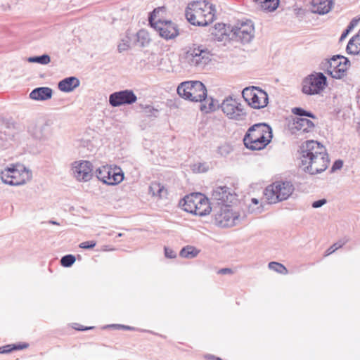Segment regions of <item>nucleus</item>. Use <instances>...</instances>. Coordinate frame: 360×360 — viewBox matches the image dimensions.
Segmentation results:
<instances>
[{
  "label": "nucleus",
  "instance_id": "1",
  "mask_svg": "<svg viewBox=\"0 0 360 360\" xmlns=\"http://www.w3.org/2000/svg\"><path fill=\"white\" fill-rule=\"evenodd\" d=\"M300 167L310 174H316L325 171L329 164V158L324 146L321 143L308 140L300 147Z\"/></svg>",
  "mask_w": 360,
  "mask_h": 360
},
{
  "label": "nucleus",
  "instance_id": "2",
  "mask_svg": "<svg viewBox=\"0 0 360 360\" xmlns=\"http://www.w3.org/2000/svg\"><path fill=\"white\" fill-rule=\"evenodd\" d=\"M185 16L191 25L204 27L216 20L217 10L215 6L208 1H193L188 4Z\"/></svg>",
  "mask_w": 360,
  "mask_h": 360
},
{
  "label": "nucleus",
  "instance_id": "3",
  "mask_svg": "<svg viewBox=\"0 0 360 360\" xmlns=\"http://www.w3.org/2000/svg\"><path fill=\"white\" fill-rule=\"evenodd\" d=\"M177 94L182 98L192 102L205 101V103L200 105V110L205 112L213 111L216 108V105L214 104V101L212 98L205 100L207 89L200 81L181 82L177 87Z\"/></svg>",
  "mask_w": 360,
  "mask_h": 360
},
{
  "label": "nucleus",
  "instance_id": "4",
  "mask_svg": "<svg viewBox=\"0 0 360 360\" xmlns=\"http://www.w3.org/2000/svg\"><path fill=\"white\" fill-rule=\"evenodd\" d=\"M272 137L271 127L266 123L259 122L248 128L243 137V143L251 150H260L271 142Z\"/></svg>",
  "mask_w": 360,
  "mask_h": 360
},
{
  "label": "nucleus",
  "instance_id": "5",
  "mask_svg": "<svg viewBox=\"0 0 360 360\" xmlns=\"http://www.w3.org/2000/svg\"><path fill=\"white\" fill-rule=\"evenodd\" d=\"M180 205L185 212L198 217L207 216L212 211L209 199L201 193L186 195Z\"/></svg>",
  "mask_w": 360,
  "mask_h": 360
},
{
  "label": "nucleus",
  "instance_id": "6",
  "mask_svg": "<svg viewBox=\"0 0 360 360\" xmlns=\"http://www.w3.org/2000/svg\"><path fill=\"white\" fill-rule=\"evenodd\" d=\"M255 37V27L251 20L242 21L236 26L232 27L229 33L226 32V47H238L237 44L242 45L250 44Z\"/></svg>",
  "mask_w": 360,
  "mask_h": 360
},
{
  "label": "nucleus",
  "instance_id": "7",
  "mask_svg": "<svg viewBox=\"0 0 360 360\" xmlns=\"http://www.w3.org/2000/svg\"><path fill=\"white\" fill-rule=\"evenodd\" d=\"M4 183L11 186L25 184L31 177V172L22 164H11L0 173Z\"/></svg>",
  "mask_w": 360,
  "mask_h": 360
},
{
  "label": "nucleus",
  "instance_id": "8",
  "mask_svg": "<svg viewBox=\"0 0 360 360\" xmlns=\"http://www.w3.org/2000/svg\"><path fill=\"white\" fill-rule=\"evenodd\" d=\"M294 190V186L290 181H277L265 188L264 195L269 204H274L287 200Z\"/></svg>",
  "mask_w": 360,
  "mask_h": 360
},
{
  "label": "nucleus",
  "instance_id": "9",
  "mask_svg": "<svg viewBox=\"0 0 360 360\" xmlns=\"http://www.w3.org/2000/svg\"><path fill=\"white\" fill-rule=\"evenodd\" d=\"M327 86V78L322 72H313L302 82V92L308 96L320 94Z\"/></svg>",
  "mask_w": 360,
  "mask_h": 360
},
{
  "label": "nucleus",
  "instance_id": "10",
  "mask_svg": "<svg viewBox=\"0 0 360 360\" xmlns=\"http://www.w3.org/2000/svg\"><path fill=\"white\" fill-rule=\"evenodd\" d=\"M242 97L249 106L255 109L264 108L269 103L267 93L257 86L245 87L242 91Z\"/></svg>",
  "mask_w": 360,
  "mask_h": 360
},
{
  "label": "nucleus",
  "instance_id": "11",
  "mask_svg": "<svg viewBox=\"0 0 360 360\" xmlns=\"http://www.w3.org/2000/svg\"><path fill=\"white\" fill-rule=\"evenodd\" d=\"M210 51L202 45L193 44L186 51L185 58L188 63L193 66L207 65L212 60Z\"/></svg>",
  "mask_w": 360,
  "mask_h": 360
},
{
  "label": "nucleus",
  "instance_id": "12",
  "mask_svg": "<svg viewBox=\"0 0 360 360\" xmlns=\"http://www.w3.org/2000/svg\"><path fill=\"white\" fill-rule=\"evenodd\" d=\"M226 117L235 121H245L247 113L240 103L239 95L226 96Z\"/></svg>",
  "mask_w": 360,
  "mask_h": 360
},
{
  "label": "nucleus",
  "instance_id": "13",
  "mask_svg": "<svg viewBox=\"0 0 360 360\" xmlns=\"http://www.w3.org/2000/svg\"><path fill=\"white\" fill-rule=\"evenodd\" d=\"M238 202L237 195L228 191L226 188V228L238 226L245 219V216H242L238 210L230 208L236 205Z\"/></svg>",
  "mask_w": 360,
  "mask_h": 360
},
{
  "label": "nucleus",
  "instance_id": "14",
  "mask_svg": "<svg viewBox=\"0 0 360 360\" xmlns=\"http://www.w3.org/2000/svg\"><path fill=\"white\" fill-rule=\"evenodd\" d=\"M96 176L102 182L108 185H116L124 179V174L119 167L103 165L96 170Z\"/></svg>",
  "mask_w": 360,
  "mask_h": 360
},
{
  "label": "nucleus",
  "instance_id": "15",
  "mask_svg": "<svg viewBox=\"0 0 360 360\" xmlns=\"http://www.w3.org/2000/svg\"><path fill=\"white\" fill-rule=\"evenodd\" d=\"M71 171L78 181H88L93 176V165L87 160H77L72 163Z\"/></svg>",
  "mask_w": 360,
  "mask_h": 360
},
{
  "label": "nucleus",
  "instance_id": "16",
  "mask_svg": "<svg viewBox=\"0 0 360 360\" xmlns=\"http://www.w3.org/2000/svg\"><path fill=\"white\" fill-rule=\"evenodd\" d=\"M137 97L131 90L115 92L112 94L109 98L110 104L114 107L132 104L135 103Z\"/></svg>",
  "mask_w": 360,
  "mask_h": 360
},
{
  "label": "nucleus",
  "instance_id": "17",
  "mask_svg": "<svg viewBox=\"0 0 360 360\" xmlns=\"http://www.w3.org/2000/svg\"><path fill=\"white\" fill-rule=\"evenodd\" d=\"M154 29L165 39H174L179 34L178 25L170 20L159 23Z\"/></svg>",
  "mask_w": 360,
  "mask_h": 360
},
{
  "label": "nucleus",
  "instance_id": "18",
  "mask_svg": "<svg viewBox=\"0 0 360 360\" xmlns=\"http://www.w3.org/2000/svg\"><path fill=\"white\" fill-rule=\"evenodd\" d=\"M168 20V13L165 6L155 8L149 16V22L153 28L157 27L159 23H162Z\"/></svg>",
  "mask_w": 360,
  "mask_h": 360
},
{
  "label": "nucleus",
  "instance_id": "19",
  "mask_svg": "<svg viewBox=\"0 0 360 360\" xmlns=\"http://www.w3.org/2000/svg\"><path fill=\"white\" fill-rule=\"evenodd\" d=\"M333 0H312L311 11L319 15L329 13L333 7Z\"/></svg>",
  "mask_w": 360,
  "mask_h": 360
},
{
  "label": "nucleus",
  "instance_id": "20",
  "mask_svg": "<svg viewBox=\"0 0 360 360\" xmlns=\"http://www.w3.org/2000/svg\"><path fill=\"white\" fill-rule=\"evenodd\" d=\"M314 128V124L307 118L296 117L293 120L292 129L302 132H309Z\"/></svg>",
  "mask_w": 360,
  "mask_h": 360
},
{
  "label": "nucleus",
  "instance_id": "21",
  "mask_svg": "<svg viewBox=\"0 0 360 360\" xmlns=\"http://www.w3.org/2000/svg\"><path fill=\"white\" fill-rule=\"evenodd\" d=\"M150 192L152 195L158 200L165 199L168 195V191L161 183L158 181L152 182L150 186Z\"/></svg>",
  "mask_w": 360,
  "mask_h": 360
},
{
  "label": "nucleus",
  "instance_id": "22",
  "mask_svg": "<svg viewBox=\"0 0 360 360\" xmlns=\"http://www.w3.org/2000/svg\"><path fill=\"white\" fill-rule=\"evenodd\" d=\"M341 60L342 61H340V64L338 66V68L337 70L329 71V75H330L333 78H342L345 75L346 71L350 65V61L347 58L342 56Z\"/></svg>",
  "mask_w": 360,
  "mask_h": 360
},
{
  "label": "nucleus",
  "instance_id": "23",
  "mask_svg": "<svg viewBox=\"0 0 360 360\" xmlns=\"http://www.w3.org/2000/svg\"><path fill=\"white\" fill-rule=\"evenodd\" d=\"M79 85V81L77 78L70 77L63 79L58 84V89L65 92H69Z\"/></svg>",
  "mask_w": 360,
  "mask_h": 360
},
{
  "label": "nucleus",
  "instance_id": "24",
  "mask_svg": "<svg viewBox=\"0 0 360 360\" xmlns=\"http://www.w3.org/2000/svg\"><path fill=\"white\" fill-rule=\"evenodd\" d=\"M52 90L49 87H39L34 89L30 94L34 100H46L51 97Z\"/></svg>",
  "mask_w": 360,
  "mask_h": 360
},
{
  "label": "nucleus",
  "instance_id": "25",
  "mask_svg": "<svg viewBox=\"0 0 360 360\" xmlns=\"http://www.w3.org/2000/svg\"><path fill=\"white\" fill-rule=\"evenodd\" d=\"M342 56L341 55L333 56L330 59L322 63L321 69L325 70L328 75H329V71L337 70L338 66L340 64V61H342Z\"/></svg>",
  "mask_w": 360,
  "mask_h": 360
},
{
  "label": "nucleus",
  "instance_id": "26",
  "mask_svg": "<svg viewBox=\"0 0 360 360\" xmlns=\"http://www.w3.org/2000/svg\"><path fill=\"white\" fill-rule=\"evenodd\" d=\"M346 51L348 54L360 56V32L349 40Z\"/></svg>",
  "mask_w": 360,
  "mask_h": 360
},
{
  "label": "nucleus",
  "instance_id": "27",
  "mask_svg": "<svg viewBox=\"0 0 360 360\" xmlns=\"http://www.w3.org/2000/svg\"><path fill=\"white\" fill-rule=\"evenodd\" d=\"M261 10L266 12H273L278 7L279 0H254Z\"/></svg>",
  "mask_w": 360,
  "mask_h": 360
},
{
  "label": "nucleus",
  "instance_id": "28",
  "mask_svg": "<svg viewBox=\"0 0 360 360\" xmlns=\"http://www.w3.org/2000/svg\"><path fill=\"white\" fill-rule=\"evenodd\" d=\"M211 35L214 40L222 41L225 37V23H216L211 30Z\"/></svg>",
  "mask_w": 360,
  "mask_h": 360
},
{
  "label": "nucleus",
  "instance_id": "29",
  "mask_svg": "<svg viewBox=\"0 0 360 360\" xmlns=\"http://www.w3.org/2000/svg\"><path fill=\"white\" fill-rule=\"evenodd\" d=\"M28 347L29 344L26 342L6 345L3 347H0V353L7 354L16 350H22L27 349Z\"/></svg>",
  "mask_w": 360,
  "mask_h": 360
},
{
  "label": "nucleus",
  "instance_id": "30",
  "mask_svg": "<svg viewBox=\"0 0 360 360\" xmlns=\"http://www.w3.org/2000/svg\"><path fill=\"white\" fill-rule=\"evenodd\" d=\"M200 252L196 248L191 245L184 247L180 252V256L184 258H193Z\"/></svg>",
  "mask_w": 360,
  "mask_h": 360
},
{
  "label": "nucleus",
  "instance_id": "31",
  "mask_svg": "<svg viewBox=\"0 0 360 360\" xmlns=\"http://www.w3.org/2000/svg\"><path fill=\"white\" fill-rule=\"evenodd\" d=\"M225 197V190L222 186L217 187L212 193V198L213 200L217 201L218 204L221 202L223 204Z\"/></svg>",
  "mask_w": 360,
  "mask_h": 360
},
{
  "label": "nucleus",
  "instance_id": "32",
  "mask_svg": "<svg viewBox=\"0 0 360 360\" xmlns=\"http://www.w3.org/2000/svg\"><path fill=\"white\" fill-rule=\"evenodd\" d=\"M292 112L294 115L299 116L300 117H307L313 119L316 118V116L311 112L307 111L300 107L293 108L292 109Z\"/></svg>",
  "mask_w": 360,
  "mask_h": 360
},
{
  "label": "nucleus",
  "instance_id": "33",
  "mask_svg": "<svg viewBox=\"0 0 360 360\" xmlns=\"http://www.w3.org/2000/svg\"><path fill=\"white\" fill-rule=\"evenodd\" d=\"M269 268L271 270H273L276 272H278L281 274H288V269L285 268L284 265L281 263L276 262H271L269 263Z\"/></svg>",
  "mask_w": 360,
  "mask_h": 360
},
{
  "label": "nucleus",
  "instance_id": "34",
  "mask_svg": "<svg viewBox=\"0 0 360 360\" xmlns=\"http://www.w3.org/2000/svg\"><path fill=\"white\" fill-rule=\"evenodd\" d=\"M27 61L30 63H38L42 65H46L50 63L51 59L49 56L44 54L41 56L30 57Z\"/></svg>",
  "mask_w": 360,
  "mask_h": 360
},
{
  "label": "nucleus",
  "instance_id": "35",
  "mask_svg": "<svg viewBox=\"0 0 360 360\" xmlns=\"http://www.w3.org/2000/svg\"><path fill=\"white\" fill-rule=\"evenodd\" d=\"M347 241H348V239L343 238V239L340 240L337 243H334L332 246H330L326 250V255H329L333 253L335 250L342 248Z\"/></svg>",
  "mask_w": 360,
  "mask_h": 360
},
{
  "label": "nucleus",
  "instance_id": "36",
  "mask_svg": "<svg viewBox=\"0 0 360 360\" xmlns=\"http://www.w3.org/2000/svg\"><path fill=\"white\" fill-rule=\"evenodd\" d=\"M75 257L72 255H68L62 257L60 264L64 267L72 266L75 262Z\"/></svg>",
  "mask_w": 360,
  "mask_h": 360
},
{
  "label": "nucleus",
  "instance_id": "37",
  "mask_svg": "<svg viewBox=\"0 0 360 360\" xmlns=\"http://www.w3.org/2000/svg\"><path fill=\"white\" fill-rule=\"evenodd\" d=\"M224 221L225 215L224 214L222 211L214 214V223L215 225L218 226H223Z\"/></svg>",
  "mask_w": 360,
  "mask_h": 360
},
{
  "label": "nucleus",
  "instance_id": "38",
  "mask_svg": "<svg viewBox=\"0 0 360 360\" xmlns=\"http://www.w3.org/2000/svg\"><path fill=\"white\" fill-rule=\"evenodd\" d=\"M193 171H197L198 172H205L207 171L208 166L205 163H198L195 164L193 167Z\"/></svg>",
  "mask_w": 360,
  "mask_h": 360
},
{
  "label": "nucleus",
  "instance_id": "39",
  "mask_svg": "<svg viewBox=\"0 0 360 360\" xmlns=\"http://www.w3.org/2000/svg\"><path fill=\"white\" fill-rule=\"evenodd\" d=\"M96 245V242L94 240L84 241L79 244V247L82 249H91L94 248Z\"/></svg>",
  "mask_w": 360,
  "mask_h": 360
},
{
  "label": "nucleus",
  "instance_id": "40",
  "mask_svg": "<svg viewBox=\"0 0 360 360\" xmlns=\"http://www.w3.org/2000/svg\"><path fill=\"white\" fill-rule=\"evenodd\" d=\"M72 327L75 330H79V331L88 330H91V329L94 328V326H83L82 325L77 323H72Z\"/></svg>",
  "mask_w": 360,
  "mask_h": 360
},
{
  "label": "nucleus",
  "instance_id": "41",
  "mask_svg": "<svg viewBox=\"0 0 360 360\" xmlns=\"http://www.w3.org/2000/svg\"><path fill=\"white\" fill-rule=\"evenodd\" d=\"M342 166H343L342 160H335L333 164L330 172H334L338 169H340L342 167Z\"/></svg>",
  "mask_w": 360,
  "mask_h": 360
},
{
  "label": "nucleus",
  "instance_id": "42",
  "mask_svg": "<svg viewBox=\"0 0 360 360\" xmlns=\"http://www.w3.org/2000/svg\"><path fill=\"white\" fill-rule=\"evenodd\" d=\"M327 202V200L325 198H322L318 200L313 202L311 206L313 208H319L324 205Z\"/></svg>",
  "mask_w": 360,
  "mask_h": 360
},
{
  "label": "nucleus",
  "instance_id": "43",
  "mask_svg": "<svg viewBox=\"0 0 360 360\" xmlns=\"http://www.w3.org/2000/svg\"><path fill=\"white\" fill-rule=\"evenodd\" d=\"M165 255L166 257L173 259L176 257V252L171 248H165Z\"/></svg>",
  "mask_w": 360,
  "mask_h": 360
},
{
  "label": "nucleus",
  "instance_id": "44",
  "mask_svg": "<svg viewBox=\"0 0 360 360\" xmlns=\"http://www.w3.org/2000/svg\"><path fill=\"white\" fill-rule=\"evenodd\" d=\"M359 21H360V15L359 17L354 18L350 21V22L349 23L347 27L353 30V29L358 25Z\"/></svg>",
  "mask_w": 360,
  "mask_h": 360
},
{
  "label": "nucleus",
  "instance_id": "45",
  "mask_svg": "<svg viewBox=\"0 0 360 360\" xmlns=\"http://www.w3.org/2000/svg\"><path fill=\"white\" fill-rule=\"evenodd\" d=\"M352 31V29L347 27V28L342 33L340 38V41H342V40H344Z\"/></svg>",
  "mask_w": 360,
  "mask_h": 360
},
{
  "label": "nucleus",
  "instance_id": "46",
  "mask_svg": "<svg viewBox=\"0 0 360 360\" xmlns=\"http://www.w3.org/2000/svg\"><path fill=\"white\" fill-rule=\"evenodd\" d=\"M251 202L254 205H258L259 204V200L257 199V198H255L251 199Z\"/></svg>",
  "mask_w": 360,
  "mask_h": 360
},
{
  "label": "nucleus",
  "instance_id": "47",
  "mask_svg": "<svg viewBox=\"0 0 360 360\" xmlns=\"http://www.w3.org/2000/svg\"><path fill=\"white\" fill-rule=\"evenodd\" d=\"M232 274V270L229 268H226V274Z\"/></svg>",
  "mask_w": 360,
  "mask_h": 360
},
{
  "label": "nucleus",
  "instance_id": "48",
  "mask_svg": "<svg viewBox=\"0 0 360 360\" xmlns=\"http://www.w3.org/2000/svg\"><path fill=\"white\" fill-rule=\"evenodd\" d=\"M219 274H224L225 273V269H221L219 271Z\"/></svg>",
  "mask_w": 360,
  "mask_h": 360
},
{
  "label": "nucleus",
  "instance_id": "49",
  "mask_svg": "<svg viewBox=\"0 0 360 360\" xmlns=\"http://www.w3.org/2000/svg\"><path fill=\"white\" fill-rule=\"evenodd\" d=\"M217 360H222V359L217 358Z\"/></svg>",
  "mask_w": 360,
  "mask_h": 360
}]
</instances>
